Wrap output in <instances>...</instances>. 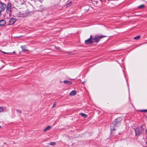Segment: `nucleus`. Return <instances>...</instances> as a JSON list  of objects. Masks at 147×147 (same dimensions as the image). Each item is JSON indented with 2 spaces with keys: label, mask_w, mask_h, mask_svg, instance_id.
Listing matches in <instances>:
<instances>
[{
  "label": "nucleus",
  "mask_w": 147,
  "mask_h": 147,
  "mask_svg": "<svg viewBox=\"0 0 147 147\" xmlns=\"http://www.w3.org/2000/svg\"><path fill=\"white\" fill-rule=\"evenodd\" d=\"M136 136H139L140 134L142 133V131L144 130L143 128L141 126L140 127L136 128L134 129Z\"/></svg>",
  "instance_id": "1"
},
{
  "label": "nucleus",
  "mask_w": 147,
  "mask_h": 147,
  "mask_svg": "<svg viewBox=\"0 0 147 147\" xmlns=\"http://www.w3.org/2000/svg\"><path fill=\"white\" fill-rule=\"evenodd\" d=\"M11 4L8 3L7 4L6 7V15H8L9 17L11 16Z\"/></svg>",
  "instance_id": "2"
},
{
  "label": "nucleus",
  "mask_w": 147,
  "mask_h": 147,
  "mask_svg": "<svg viewBox=\"0 0 147 147\" xmlns=\"http://www.w3.org/2000/svg\"><path fill=\"white\" fill-rule=\"evenodd\" d=\"M106 36L105 35H102L101 36H96L94 38H93V42H97L99 41L100 39L104 37H106Z\"/></svg>",
  "instance_id": "3"
},
{
  "label": "nucleus",
  "mask_w": 147,
  "mask_h": 147,
  "mask_svg": "<svg viewBox=\"0 0 147 147\" xmlns=\"http://www.w3.org/2000/svg\"><path fill=\"white\" fill-rule=\"evenodd\" d=\"M117 125V123H116L115 122L113 121L112 122L110 126L111 133L113 132V131L115 130V127Z\"/></svg>",
  "instance_id": "4"
},
{
  "label": "nucleus",
  "mask_w": 147,
  "mask_h": 147,
  "mask_svg": "<svg viewBox=\"0 0 147 147\" xmlns=\"http://www.w3.org/2000/svg\"><path fill=\"white\" fill-rule=\"evenodd\" d=\"M93 38L91 35L90 38L85 41V43L86 44H92L93 43Z\"/></svg>",
  "instance_id": "5"
},
{
  "label": "nucleus",
  "mask_w": 147,
  "mask_h": 147,
  "mask_svg": "<svg viewBox=\"0 0 147 147\" xmlns=\"http://www.w3.org/2000/svg\"><path fill=\"white\" fill-rule=\"evenodd\" d=\"M0 5L1 8V10L0 11H3L5 9L6 7V4L5 3H3L1 2H0Z\"/></svg>",
  "instance_id": "6"
},
{
  "label": "nucleus",
  "mask_w": 147,
  "mask_h": 147,
  "mask_svg": "<svg viewBox=\"0 0 147 147\" xmlns=\"http://www.w3.org/2000/svg\"><path fill=\"white\" fill-rule=\"evenodd\" d=\"M16 19L14 18H11L9 21V25H13L14 24L15 22H16Z\"/></svg>",
  "instance_id": "7"
},
{
  "label": "nucleus",
  "mask_w": 147,
  "mask_h": 147,
  "mask_svg": "<svg viewBox=\"0 0 147 147\" xmlns=\"http://www.w3.org/2000/svg\"><path fill=\"white\" fill-rule=\"evenodd\" d=\"M122 120V119L120 117H119L117 118L114 121L115 122L117 125H119L120 122Z\"/></svg>",
  "instance_id": "8"
},
{
  "label": "nucleus",
  "mask_w": 147,
  "mask_h": 147,
  "mask_svg": "<svg viewBox=\"0 0 147 147\" xmlns=\"http://www.w3.org/2000/svg\"><path fill=\"white\" fill-rule=\"evenodd\" d=\"M6 24L5 21L4 20H0V26H3Z\"/></svg>",
  "instance_id": "9"
},
{
  "label": "nucleus",
  "mask_w": 147,
  "mask_h": 147,
  "mask_svg": "<svg viewBox=\"0 0 147 147\" xmlns=\"http://www.w3.org/2000/svg\"><path fill=\"white\" fill-rule=\"evenodd\" d=\"M76 92L75 90L72 91L69 94L70 96H73L76 95Z\"/></svg>",
  "instance_id": "10"
},
{
  "label": "nucleus",
  "mask_w": 147,
  "mask_h": 147,
  "mask_svg": "<svg viewBox=\"0 0 147 147\" xmlns=\"http://www.w3.org/2000/svg\"><path fill=\"white\" fill-rule=\"evenodd\" d=\"M63 82L65 84H67V85H70L72 83V82L70 81H69L67 80H64L63 81Z\"/></svg>",
  "instance_id": "11"
},
{
  "label": "nucleus",
  "mask_w": 147,
  "mask_h": 147,
  "mask_svg": "<svg viewBox=\"0 0 147 147\" xmlns=\"http://www.w3.org/2000/svg\"><path fill=\"white\" fill-rule=\"evenodd\" d=\"M51 128V126H48L47 127H46L44 130V132H45L46 131L50 129Z\"/></svg>",
  "instance_id": "12"
},
{
  "label": "nucleus",
  "mask_w": 147,
  "mask_h": 147,
  "mask_svg": "<svg viewBox=\"0 0 147 147\" xmlns=\"http://www.w3.org/2000/svg\"><path fill=\"white\" fill-rule=\"evenodd\" d=\"M21 47L22 49V51H28L26 49V47L25 46H21Z\"/></svg>",
  "instance_id": "13"
},
{
  "label": "nucleus",
  "mask_w": 147,
  "mask_h": 147,
  "mask_svg": "<svg viewBox=\"0 0 147 147\" xmlns=\"http://www.w3.org/2000/svg\"><path fill=\"white\" fill-rule=\"evenodd\" d=\"M3 53L4 54H7L8 55H13L15 54V52L14 51H13V52L11 53H6L5 52H3Z\"/></svg>",
  "instance_id": "14"
},
{
  "label": "nucleus",
  "mask_w": 147,
  "mask_h": 147,
  "mask_svg": "<svg viewBox=\"0 0 147 147\" xmlns=\"http://www.w3.org/2000/svg\"><path fill=\"white\" fill-rule=\"evenodd\" d=\"M80 114L85 118H86L87 117L86 114L82 113H80Z\"/></svg>",
  "instance_id": "15"
},
{
  "label": "nucleus",
  "mask_w": 147,
  "mask_h": 147,
  "mask_svg": "<svg viewBox=\"0 0 147 147\" xmlns=\"http://www.w3.org/2000/svg\"><path fill=\"white\" fill-rule=\"evenodd\" d=\"M140 36L139 35H138L137 36L135 37L134 38V39H136V40H138V39H139L140 38Z\"/></svg>",
  "instance_id": "16"
},
{
  "label": "nucleus",
  "mask_w": 147,
  "mask_h": 147,
  "mask_svg": "<svg viewBox=\"0 0 147 147\" xmlns=\"http://www.w3.org/2000/svg\"><path fill=\"white\" fill-rule=\"evenodd\" d=\"M56 144V143L55 142H52L49 143V144L50 145H51L52 146H54Z\"/></svg>",
  "instance_id": "17"
},
{
  "label": "nucleus",
  "mask_w": 147,
  "mask_h": 147,
  "mask_svg": "<svg viewBox=\"0 0 147 147\" xmlns=\"http://www.w3.org/2000/svg\"><path fill=\"white\" fill-rule=\"evenodd\" d=\"M144 4H142V5H141L140 6H139L138 7V8H140V9H141V8H143V7H144Z\"/></svg>",
  "instance_id": "18"
},
{
  "label": "nucleus",
  "mask_w": 147,
  "mask_h": 147,
  "mask_svg": "<svg viewBox=\"0 0 147 147\" xmlns=\"http://www.w3.org/2000/svg\"><path fill=\"white\" fill-rule=\"evenodd\" d=\"M3 108L0 106V113L2 112L3 111Z\"/></svg>",
  "instance_id": "19"
},
{
  "label": "nucleus",
  "mask_w": 147,
  "mask_h": 147,
  "mask_svg": "<svg viewBox=\"0 0 147 147\" xmlns=\"http://www.w3.org/2000/svg\"><path fill=\"white\" fill-rule=\"evenodd\" d=\"M67 53L69 55H73V54L72 53V52H68Z\"/></svg>",
  "instance_id": "20"
},
{
  "label": "nucleus",
  "mask_w": 147,
  "mask_h": 147,
  "mask_svg": "<svg viewBox=\"0 0 147 147\" xmlns=\"http://www.w3.org/2000/svg\"><path fill=\"white\" fill-rule=\"evenodd\" d=\"M16 111L18 113H21V111L17 109L16 110Z\"/></svg>",
  "instance_id": "21"
},
{
  "label": "nucleus",
  "mask_w": 147,
  "mask_h": 147,
  "mask_svg": "<svg viewBox=\"0 0 147 147\" xmlns=\"http://www.w3.org/2000/svg\"><path fill=\"white\" fill-rule=\"evenodd\" d=\"M72 4V2H70L67 5V6H70V5H71Z\"/></svg>",
  "instance_id": "22"
},
{
  "label": "nucleus",
  "mask_w": 147,
  "mask_h": 147,
  "mask_svg": "<svg viewBox=\"0 0 147 147\" xmlns=\"http://www.w3.org/2000/svg\"><path fill=\"white\" fill-rule=\"evenodd\" d=\"M55 47L57 49H58V50H60V48L59 47H56V46H55Z\"/></svg>",
  "instance_id": "23"
},
{
  "label": "nucleus",
  "mask_w": 147,
  "mask_h": 147,
  "mask_svg": "<svg viewBox=\"0 0 147 147\" xmlns=\"http://www.w3.org/2000/svg\"><path fill=\"white\" fill-rule=\"evenodd\" d=\"M140 111L141 112H147V110H141V111Z\"/></svg>",
  "instance_id": "24"
},
{
  "label": "nucleus",
  "mask_w": 147,
  "mask_h": 147,
  "mask_svg": "<svg viewBox=\"0 0 147 147\" xmlns=\"http://www.w3.org/2000/svg\"><path fill=\"white\" fill-rule=\"evenodd\" d=\"M56 105V104H55V103H54V104L53 105V107H55Z\"/></svg>",
  "instance_id": "25"
},
{
  "label": "nucleus",
  "mask_w": 147,
  "mask_h": 147,
  "mask_svg": "<svg viewBox=\"0 0 147 147\" xmlns=\"http://www.w3.org/2000/svg\"><path fill=\"white\" fill-rule=\"evenodd\" d=\"M146 134L147 136V129H146Z\"/></svg>",
  "instance_id": "26"
},
{
  "label": "nucleus",
  "mask_w": 147,
  "mask_h": 147,
  "mask_svg": "<svg viewBox=\"0 0 147 147\" xmlns=\"http://www.w3.org/2000/svg\"><path fill=\"white\" fill-rule=\"evenodd\" d=\"M1 11H0V17L1 16Z\"/></svg>",
  "instance_id": "27"
},
{
  "label": "nucleus",
  "mask_w": 147,
  "mask_h": 147,
  "mask_svg": "<svg viewBox=\"0 0 147 147\" xmlns=\"http://www.w3.org/2000/svg\"><path fill=\"white\" fill-rule=\"evenodd\" d=\"M84 82H83L82 83V84H84Z\"/></svg>",
  "instance_id": "28"
},
{
  "label": "nucleus",
  "mask_w": 147,
  "mask_h": 147,
  "mask_svg": "<svg viewBox=\"0 0 147 147\" xmlns=\"http://www.w3.org/2000/svg\"><path fill=\"white\" fill-rule=\"evenodd\" d=\"M1 126H0V129L1 128Z\"/></svg>",
  "instance_id": "29"
}]
</instances>
